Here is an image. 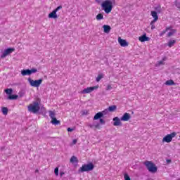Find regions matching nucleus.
I'll list each match as a JSON object with an SVG mask.
<instances>
[{
    "label": "nucleus",
    "mask_w": 180,
    "mask_h": 180,
    "mask_svg": "<svg viewBox=\"0 0 180 180\" xmlns=\"http://www.w3.org/2000/svg\"><path fill=\"white\" fill-rule=\"evenodd\" d=\"M113 5H116V0H105L101 3V8L108 14L112 12Z\"/></svg>",
    "instance_id": "obj_1"
},
{
    "label": "nucleus",
    "mask_w": 180,
    "mask_h": 180,
    "mask_svg": "<svg viewBox=\"0 0 180 180\" xmlns=\"http://www.w3.org/2000/svg\"><path fill=\"white\" fill-rule=\"evenodd\" d=\"M40 102H41L40 98H37L36 101H34L32 104H30L28 106L29 112H32V113H37V112L40 110V105H39Z\"/></svg>",
    "instance_id": "obj_2"
},
{
    "label": "nucleus",
    "mask_w": 180,
    "mask_h": 180,
    "mask_svg": "<svg viewBox=\"0 0 180 180\" xmlns=\"http://www.w3.org/2000/svg\"><path fill=\"white\" fill-rule=\"evenodd\" d=\"M94 168H95V165L92 162H89L88 164L83 165L79 169V174L82 172H89V171H94Z\"/></svg>",
    "instance_id": "obj_3"
},
{
    "label": "nucleus",
    "mask_w": 180,
    "mask_h": 180,
    "mask_svg": "<svg viewBox=\"0 0 180 180\" xmlns=\"http://www.w3.org/2000/svg\"><path fill=\"white\" fill-rule=\"evenodd\" d=\"M143 164L146 166V168L149 172L151 174H155L157 172L158 167L151 161L146 160L143 162Z\"/></svg>",
    "instance_id": "obj_4"
},
{
    "label": "nucleus",
    "mask_w": 180,
    "mask_h": 180,
    "mask_svg": "<svg viewBox=\"0 0 180 180\" xmlns=\"http://www.w3.org/2000/svg\"><path fill=\"white\" fill-rule=\"evenodd\" d=\"M28 82L30 83V85L33 86L34 88H39L40 85H41V82H43V79H39L38 80H33L32 78H28Z\"/></svg>",
    "instance_id": "obj_5"
},
{
    "label": "nucleus",
    "mask_w": 180,
    "mask_h": 180,
    "mask_svg": "<svg viewBox=\"0 0 180 180\" xmlns=\"http://www.w3.org/2000/svg\"><path fill=\"white\" fill-rule=\"evenodd\" d=\"M49 116L51 119V123L54 124L55 126H58V124H61V122L58 120L56 117V113L53 111H49Z\"/></svg>",
    "instance_id": "obj_6"
},
{
    "label": "nucleus",
    "mask_w": 180,
    "mask_h": 180,
    "mask_svg": "<svg viewBox=\"0 0 180 180\" xmlns=\"http://www.w3.org/2000/svg\"><path fill=\"white\" fill-rule=\"evenodd\" d=\"M60 9H63V6H58L51 13H50L48 15L49 19H57L58 18V15H57V12H58Z\"/></svg>",
    "instance_id": "obj_7"
},
{
    "label": "nucleus",
    "mask_w": 180,
    "mask_h": 180,
    "mask_svg": "<svg viewBox=\"0 0 180 180\" xmlns=\"http://www.w3.org/2000/svg\"><path fill=\"white\" fill-rule=\"evenodd\" d=\"M176 136V132H172L170 134L166 135L163 139L162 142L163 143H171L172 141V139Z\"/></svg>",
    "instance_id": "obj_8"
},
{
    "label": "nucleus",
    "mask_w": 180,
    "mask_h": 180,
    "mask_svg": "<svg viewBox=\"0 0 180 180\" xmlns=\"http://www.w3.org/2000/svg\"><path fill=\"white\" fill-rule=\"evenodd\" d=\"M13 51H15V48H8L5 49L1 56V58H5L7 56H9V54H12Z\"/></svg>",
    "instance_id": "obj_9"
},
{
    "label": "nucleus",
    "mask_w": 180,
    "mask_h": 180,
    "mask_svg": "<svg viewBox=\"0 0 180 180\" xmlns=\"http://www.w3.org/2000/svg\"><path fill=\"white\" fill-rule=\"evenodd\" d=\"M98 88H99V86L88 87L86 89H83L82 91V94H91L92 91H95V89H98Z\"/></svg>",
    "instance_id": "obj_10"
},
{
    "label": "nucleus",
    "mask_w": 180,
    "mask_h": 180,
    "mask_svg": "<svg viewBox=\"0 0 180 180\" xmlns=\"http://www.w3.org/2000/svg\"><path fill=\"white\" fill-rule=\"evenodd\" d=\"M131 117V116L130 115V114L125 112L124 113V115L121 117L120 120L122 122H129V120H130V118Z\"/></svg>",
    "instance_id": "obj_11"
},
{
    "label": "nucleus",
    "mask_w": 180,
    "mask_h": 180,
    "mask_svg": "<svg viewBox=\"0 0 180 180\" xmlns=\"http://www.w3.org/2000/svg\"><path fill=\"white\" fill-rule=\"evenodd\" d=\"M118 43L120 44L121 47H127V46H129V42L120 37L118 38Z\"/></svg>",
    "instance_id": "obj_12"
},
{
    "label": "nucleus",
    "mask_w": 180,
    "mask_h": 180,
    "mask_svg": "<svg viewBox=\"0 0 180 180\" xmlns=\"http://www.w3.org/2000/svg\"><path fill=\"white\" fill-rule=\"evenodd\" d=\"M139 40L141 43H144V41H150V37H147V34L145 33L139 37Z\"/></svg>",
    "instance_id": "obj_13"
},
{
    "label": "nucleus",
    "mask_w": 180,
    "mask_h": 180,
    "mask_svg": "<svg viewBox=\"0 0 180 180\" xmlns=\"http://www.w3.org/2000/svg\"><path fill=\"white\" fill-rule=\"evenodd\" d=\"M112 120L114 121L113 122V126H122V122L119 117H115Z\"/></svg>",
    "instance_id": "obj_14"
},
{
    "label": "nucleus",
    "mask_w": 180,
    "mask_h": 180,
    "mask_svg": "<svg viewBox=\"0 0 180 180\" xmlns=\"http://www.w3.org/2000/svg\"><path fill=\"white\" fill-rule=\"evenodd\" d=\"M158 13H157V11H151V16L152 18H153V22H155L156 21L158 20Z\"/></svg>",
    "instance_id": "obj_15"
},
{
    "label": "nucleus",
    "mask_w": 180,
    "mask_h": 180,
    "mask_svg": "<svg viewBox=\"0 0 180 180\" xmlns=\"http://www.w3.org/2000/svg\"><path fill=\"white\" fill-rule=\"evenodd\" d=\"M103 32L104 33H110V30H112V27H110V25H104L103 26Z\"/></svg>",
    "instance_id": "obj_16"
},
{
    "label": "nucleus",
    "mask_w": 180,
    "mask_h": 180,
    "mask_svg": "<svg viewBox=\"0 0 180 180\" xmlns=\"http://www.w3.org/2000/svg\"><path fill=\"white\" fill-rule=\"evenodd\" d=\"M102 117H103V114H102L101 112H98L94 115V120H99L100 119H102Z\"/></svg>",
    "instance_id": "obj_17"
},
{
    "label": "nucleus",
    "mask_w": 180,
    "mask_h": 180,
    "mask_svg": "<svg viewBox=\"0 0 180 180\" xmlns=\"http://www.w3.org/2000/svg\"><path fill=\"white\" fill-rule=\"evenodd\" d=\"M21 75H22V77H25V75H31L30 69H25L21 70Z\"/></svg>",
    "instance_id": "obj_18"
},
{
    "label": "nucleus",
    "mask_w": 180,
    "mask_h": 180,
    "mask_svg": "<svg viewBox=\"0 0 180 180\" xmlns=\"http://www.w3.org/2000/svg\"><path fill=\"white\" fill-rule=\"evenodd\" d=\"M107 109L108 110V112H116L117 109V106L116 105H113L109 106Z\"/></svg>",
    "instance_id": "obj_19"
},
{
    "label": "nucleus",
    "mask_w": 180,
    "mask_h": 180,
    "mask_svg": "<svg viewBox=\"0 0 180 180\" xmlns=\"http://www.w3.org/2000/svg\"><path fill=\"white\" fill-rule=\"evenodd\" d=\"M18 97H19V96H18V95L11 94V95H9V96H8V99L9 101H15V100L18 99Z\"/></svg>",
    "instance_id": "obj_20"
},
{
    "label": "nucleus",
    "mask_w": 180,
    "mask_h": 180,
    "mask_svg": "<svg viewBox=\"0 0 180 180\" xmlns=\"http://www.w3.org/2000/svg\"><path fill=\"white\" fill-rule=\"evenodd\" d=\"M88 126L90 129H94V127H95V129H101V124L99 123H97L96 124H89Z\"/></svg>",
    "instance_id": "obj_21"
},
{
    "label": "nucleus",
    "mask_w": 180,
    "mask_h": 180,
    "mask_svg": "<svg viewBox=\"0 0 180 180\" xmlns=\"http://www.w3.org/2000/svg\"><path fill=\"white\" fill-rule=\"evenodd\" d=\"M70 162H72V164H78V158L75 155L72 156L70 158Z\"/></svg>",
    "instance_id": "obj_22"
},
{
    "label": "nucleus",
    "mask_w": 180,
    "mask_h": 180,
    "mask_svg": "<svg viewBox=\"0 0 180 180\" xmlns=\"http://www.w3.org/2000/svg\"><path fill=\"white\" fill-rule=\"evenodd\" d=\"M165 85L171 86L172 85H175V82H174V80L169 79V80L166 81Z\"/></svg>",
    "instance_id": "obj_23"
},
{
    "label": "nucleus",
    "mask_w": 180,
    "mask_h": 180,
    "mask_svg": "<svg viewBox=\"0 0 180 180\" xmlns=\"http://www.w3.org/2000/svg\"><path fill=\"white\" fill-rule=\"evenodd\" d=\"M155 12H157V13H161V6L158 5L155 7Z\"/></svg>",
    "instance_id": "obj_24"
},
{
    "label": "nucleus",
    "mask_w": 180,
    "mask_h": 180,
    "mask_svg": "<svg viewBox=\"0 0 180 180\" xmlns=\"http://www.w3.org/2000/svg\"><path fill=\"white\" fill-rule=\"evenodd\" d=\"M1 112H2L3 115H8V108L2 107Z\"/></svg>",
    "instance_id": "obj_25"
},
{
    "label": "nucleus",
    "mask_w": 180,
    "mask_h": 180,
    "mask_svg": "<svg viewBox=\"0 0 180 180\" xmlns=\"http://www.w3.org/2000/svg\"><path fill=\"white\" fill-rule=\"evenodd\" d=\"M97 20H102L103 19V14L102 13H98L96 17Z\"/></svg>",
    "instance_id": "obj_26"
},
{
    "label": "nucleus",
    "mask_w": 180,
    "mask_h": 180,
    "mask_svg": "<svg viewBox=\"0 0 180 180\" xmlns=\"http://www.w3.org/2000/svg\"><path fill=\"white\" fill-rule=\"evenodd\" d=\"M175 43H176V41H175V40H170V41H169L167 46L169 47H172V46H174V44Z\"/></svg>",
    "instance_id": "obj_27"
},
{
    "label": "nucleus",
    "mask_w": 180,
    "mask_h": 180,
    "mask_svg": "<svg viewBox=\"0 0 180 180\" xmlns=\"http://www.w3.org/2000/svg\"><path fill=\"white\" fill-rule=\"evenodd\" d=\"M5 92L9 96V95H11L13 92V89H6L5 90Z\"/></svg>",
    "instance_id": "obj_28"
},
{
    "label": "nucleus",
    "mask_w": 180,
    "mask_h": 180,
    "mask_svg": "<svg viewBox=\"0 0 180 180\" xmlns=\"http://www.w3.org/2000/svg\"><path fill=\"white\" fill-rule=\"evenodd\" d=\"M37 72V68H32L30 70V74L32 75V74H36Z\"/></svg>",
    "instance_id": "obj_29"
},
{
    "label": "nucleus",
    "mask_w": 180,
    "mask_h": 180,
    "mask_svg": "<svg viewBox=\"0 0 180 180\" xmlns=\"http://www.w3.org/2000/svg\"><path fill=\"white\" fill-rule=\"evenodd\" d=\"M102 78H103V75L99 74L96 77V82H99Z\"/></svg>",
    "instance_id": "obj_30"
},
{
    "label": "nucleus",
    "mask_w": 180,
    "mask_h": 180,
    "mask_svg": "<svg viewBox=\"0 0 180 180\" xmlns=\"http://www.w3.org/2000/svg\"><path fill=\"white\" fill-rule=\"evenodd\" d=\"M124 180H131V179L130 178V176H129V174L127 173H124Z\"/></svg>",
    "instance_id": "obj_31"
},
{
    "label": "nucleus",
    "mask_w": 180,
    "mask_h": 180,
    "mask_svg": "<svg viewBox=\"0 0 180 180\" xmlns=\"http://www.w3.org/2000/svg\"><path fill=\"white\" fill-rule=\"evenodd\" d=\"M176 32V30H172V32H169L167 34L168 37H171V36H172L174 33H175Z\"/></svg>",
    "instance_id": "obj_32"
},
{
    "label": "nucleus",
    "mask_w": 180,
    "mask_h": 180,
    "mask_svg": "<svg viewBox=\"0 0 180 180\" xmlns=\"http://www.w3.org/2000/svg\"><path fill=\"white\" fill-rule=\"evenodd\" d=\"M108 112H109V110H108V108L103 110L102 112H101V113H102V115H103V116H105V115H108Z\"/></svg>",
    "instance_id": "obj_33"
},
{
    "label": "nucleus",
    "mask_w": 180,
    "mask_h": 180,
    "mask_svg": "<svg viewBox=\"0 0 180 180\" xmlns=\"http://www.w3.org/2000/svg\"><path fill=\"white\" fill-rule=\"evenodd\" d=\"M157 67H160V65H164V60H160L157 63Z\"/></svg>",
    "instance_id": "obj_34"
},
{
    "label": "nucleus",
    "mask_w": 180,
    "mask_h": 180,
    "mask_svg": "<svg viewBox=\"0 0 180 180\" xmlns=\"http://www.w3.org/2000/svg\"><path fill=\"white\" fill-rule=\"evenodd\" d=\"M54 174L56 176H58V167H56L54 169Z\"/></svg>",
    "instance_id": "obj_35"
},
{
    "label": "nucleus",
    "mask_w": 180,
    "mask_h": 180,
    "mask_svg": "<svg viewBox=\"0 0 180 180\" xmlns=\"http://www.w3.org/2000/svg\"><path fill=\"white\" fill-rule=\"evenodd\" d=\"M99 122H100L99 124H105V123H106V122H105V120L102 118H100Z\"/></svg>",
    "instance_id": "obj_36"
},
{
    "label": "nucleus",
    "mask_w": 180,
    "mask_h": 180,
    "mask_svg": "<svg viewBox=\"0 0 180 180\" xmlns=\"http://www.w3.org/2000/svg\"><path fill=\"white\" fill-rule=\"evenodd\" d=\"M174 5H175V6H176V8H180V3L178 2V1H176L174 2Z\"/></svg>",
    "instance_id": "obj_37"
},
{
    "label": "nucleus",
    "mask_w": 180,
    "mask_h": 180,
    "mask_svg": "<svg viewBox=\"0 0 180 180\" xmlns=\"http://www.w3.org/2000/svg\"><path fill=\"white\" fill-rule=\"evenodd\" d=\"M82 116H84L85 115H88V110H84L83 111H82Z\"/></svg>",
    "instance_id": "obj_38"
},
{
    "label": "nucleus",
    "mask_w": 180,
    "mask_h": 180,
    "mask_svg": "<svg viewBox=\"0 0 180 180\" xmlns=\"http://www.w3.org/2000/svg\"><path fill=\"white\" fill-rule=\"evenodd\" d=\"M154 23H155V22H153V20H152L151 22H150V26H151L152 30H153V29H155V25H154Z\"/></svg>",
    "instance_id": "obj_39"
},
{
    "label": "nucleus",
    "mask_w": 180,
    "mask_h": 180,
    "mask_svg": "<svg viewBox=\"0 0 180 180\" xmlns=\"http://www.w3.org/2000/svg\"><path fill=\"white\" fill-rule=\"evenodd\" d=\"M112 89V86L111 85H108L106 87V91H110Z\"/></svg>",
    "instance_id": "obj_40"
},
{
    "label": "nucleus",
    "mask_w": 180,
    "mask_h": 180,
    "mask_svg": "<svg viewBox=\"0 0 180 180\" xmlns=\"http://www.w3.org/2000/svg\"><path fill=\"white\" fill-rule=\"evenodd\" d=\"M68 131L69 133H71V131H74V129H73V128H70V127H68Z\"/></svg>",
    "instance_id": "obj_41"
},
{
    "label": "nucleus",
    "mask_w": 180,
    "mask_h": 180,
    "mask_svg": "<svg viewBox=\"0 0 180 180\" xmlns=\"http://www.w3.org/2000/svg\"><path fill=\"white\" fill-rule=\"evenodd\" d=\"M165 33H167V30L162 31V32L160 34V36H164V34H165Z\"/></svg>",
    "instance_id": "obj_42"
},
{
    "label": "nucleus",
    "mask_w": 180,
    "mask_h": 180,
    "mask_svg": "<svg viewBox=\"0 0 180 180\" xmlns=\"http://www.w3.org/2000/svg\"><path fill=\"white\" fill-rule=\"evenodd\" d=\"M77 142H78V140L74 139V140L72 141V144H77Z\"/></svg>",
    "instance_id": "obj_43"
},
{
    "label": "nucleus",
    "mask_w": 180,
    "mask_h": 180,
    "mask_svg": "<svg viewBox=\"0 0 180 180\" xmlns=\"http://www.w3.org/2000/svg\"><path fill=\"white\" fill-rule=\"evenodd\" d=\"M23 95H24L23 93H22V92H20V93H19V96H20V98H22V96H23Z\"/></svg>",
    "instance_id": "obj_44"
},
{
    "label": "nucleus",
    "mask_w": 180,
    "mask_h": 180,
    "mask_svg": "<svg viewBox=\"0 0 180 180\" xmlns=\"http://www.w3.org/2000/svg\"><path fill=\"white\" fill-rule=\"evenodd\" d=\"M60 174V176H63V175H64L65 173L64 172H62Z\"/></svg>",
    "instance_id": "obj_45"
},
{
    "label": "nucleus",
    "mask_w": 180,
    "mask_h": 180,
    "mask_svg": "<svg viewBox=\"0 0 180 180\" xmlns=\"http://www.w3.org/2000/svg\"><path fill=\"white\" fill-rule=\"evenodd\" d=\"M165 30H166V32L168 30H171V27H167Z\"/></svg>",
    "instance_id": "obj_46"
},
{
    "label": "nucleus",
    "mask_w": 180,
    "mask_h": 180,
    "mask_svg": "<svg viewBox=\"0 0 180 180\" xmlns=\"http://www.w3.org/2000/svg\"><path fill=\"white\" fill-rule=\"evenodd\" d=\"M167 162L168 164H169V163L171 162V160H167Z\"/></svg>",
    "instance_id": "obj_47"
},
{
    "label": "nucleus",
    "mask_w": 180,
    "mask_h": 180,
    "mask_svg": "<svg viewBox=\"0 0 180 180\" xmlns=\"http://www.w3.org/2000/svg\"><path fill=\"white\" fill-rule=\"evenodd\" d=\"M165 60H167V58H163V59H162V61H165Z\"/></svg>",
    "instance_id": "obj_48"
},
{
    "label": "nucleus",
    "mask_w": 180,
    "mask_h": 180,
    "mask_svg": "<svg viewBox=\"0 0 180 180\" xmlns=\"http://www.w3.org/2000/svg\"><path fill=\"white\" fill-rule=\"evenodd\" d=\"M1 150H5V147H1Z\"/></svg>",
    "instance_id": "obj_49"
},
{
    "label": "nucleus",
    "mask_w": 180,
    "mask_h": 180,
    "mask_svg": "<svg viewBox=\"0 0 180 180\" xmlns=\"http://www.w3.org/2000/svg\"><path fill=\"white\" fill-rule=\"evenodd\" d=\"M35 172H36V173L39 172V170L37 169L35 170Z\"/></svg>",
    "instance_id": "obj_50"
},
{
    "label": "nucleus",
    "mask_w": 180,
    "mask_h": 180,
    "mask_svg": "<svg viewBox=\"0 0 180 180\" xmlns=\"http://www.w3.org/2000/svg\"><path fill=\"white\" fill-rule=\"evenodd\" d=\"M149 180H153V179H149Z\"/></svg>",
    "instance_id": "obj_51"
}]
</instances>
